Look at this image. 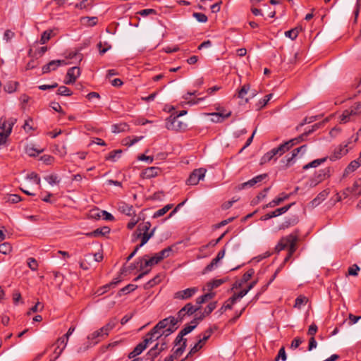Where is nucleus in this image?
<instances>
[{"label": "nucleus", "mask_w": 361, "mask_h": 361, "mask_svg": "<svg viewBox=\"0 0 361 361\" xmlns=\"http://www.w3.org/2000/svg\"><path fill=\"white\" fill-rule=\"evenodd\" d=\"M267 177V173H263V174L258 175V176L254 177L253 178L250 179V180L242 183L239 186V189H244V188H245L247 187H252L255 184L262 182Z\"/></svg>", "instance_id": "ddd939ff"}, {"label": "nucleus", "mask_w": 361, "mask_h": 361, "mask_svg": "<svg viewBox=\"0 0 361 361\" xmlns=\"http://www.w3.org/2000/svg\"><path fill=\"white\" fill-rule=\"evenodd\" d=\"M214 332V329L210 327L207 329L203 334V336L202 338H200L198 342L191 348L188 354L187 355V357H189L190 356L192 355L195 353H197L198 350H200L206 341L210 338L212 334Z\"/></svg>", "instance_id": "f03ea898"}, {"label": "nucleus", "mask_w": 361, "mask_h": 361, "mask_svg": "<svg viewBox=\"0 0 361 361\" xmlns=\"http://www.w3.org/2000/svg\"><path fill=\"white\" fill-rule=\"evenodd\" d=\"M298 221V217L293 216L292 217L286 218L285 221L279 226V229H286L291 226L295 225Z\"/></svg>", "instance_id": "5701e85b"}, {"label": "nucleus", "mask_w": 361, "mask_h": 361, "mask_svg": "<svg viewBox=\"0 0 361 361\" xmlns=\"http://www.w3.org/2000/svg\"><path fill=\"white\" fill-rule=\"evenodd\" d=\"M99 213L102 214V217L105 220H107V221H113V220H114V216L111 214H110V213H109V212H107L106 211H104V210L99 211V212L97 211V214H94V215L95 216L100 217L101 216H100Z\"/></svg>", "instance_id": "37998d69"}, {"label": "nucleus", "mask_w": 361, "mask_h": 361, "mask_svg": "<svg viewBox=\"0 0 361 361\" xmlns=\"http://www.w3.org/2000/svg\"><path fill=\"white\" fill-rule=\"evenodd\" d=\"M328 159V157H323L322 159H314L312 161L305 164L303 166L302 169L303 170H307L310 168H316L321 165L322 164L324 163Z\"/></svg>", "instance_id": "b1692460"}, {"label": "nucleus", "mask_w": 361, "mask_h": 361, "mask_svg": "<svg viewBox=\"0 0 361 361\" xmlns=\"http://www.w3.org/2000/svg\"><path fill=\"white\" fill-rule=\"evenodd\" d=\"M156 227L153 228L149 233H138L136 235L137 238H141V243L140 244V246H143L145 245L147 241L154 235V232L156 231Z\"/></svg>", "instance_id": "a211bd4d"}, {"label": "nucleus", "mask_w": 361, "mask_h": 361, "mask_svg": "<svg viewBox=\"0 0 361 361\" xmlns=\"http://www.w3.org/2000/svg\"><path fill=\"white\" fill-rule=\"evenodd\" d=\"M105 336H107V335L106 334H104V332L102 328L94 331L93 333H92L91 334H90L87 336L88 341H90V345H87L84 348H82V347L79 348V349L78 350V352L82 353V352L85 351L86 350H87L89 348L90 346H91L92 345H95L98 343L99 341L97 340V338H103Z\"/></svg>", "instance_id": "20e7f679"}, {"label": "nucleus", "mask_w": 361, "mask_h": 361, "mask_svg": "<svg viewBox=\"0 0 361 361\" xmlns=\"http://www.w3.org/2000/svg\"><path fill=\"white\" fill-rule=\"evenodd\" d=\"M18 85V82L9 81L5 85L4 90L8 93H13L16 90Z\"/></svg>", "instance_id": "f704fd0d"}, {"label": "nucleus", "mask_w": 361, "mask_h": 361, "mask_svg": "<svg viewBox=\"0 0 361 361\" xmlns=\"http://www.w3.org/2000/svg\"><path fill=\"white\" fill-rule=\"evenodd\" d=\"M231 300H232V296L225 302V303L224 304V305L220 308L219 311L221 312V313H223L224 312H225L226 310H231L232 309V306L233 304H235L236 302H231Z\"/></svg>", "instance_id": "8fccbe9b"}, {"label": "nucleus", "mask_w": 361, "mask_h": 361, "mask_svg": "<svg viewBox=\"0 0 361 361\" xmlns=\"http://www.w3.org/2000/svg\"><path fill=\"white\" fill-rule=\"evenodd\" d=\"M255 274V271L253 269H248L242 276L241 279H240V281L241 283H243V284L245 283H247L251 278L252 276H253V274Z\"/></svg>", "instance_id": "a19ab883"}, {"label": "nucleus", "mask_w": 361, "mask_h": 361, "mask_svg": "<svg viewBox=\"0 0 361 361\" xmlns=\"http://www.w3.org/2000/svg\"><path fill=\"white\" fill-rule=\"evenodd\" d=\"M248 292V290L245 288L240 291L238 293L233 294L232 295L231 302H236L238 299L243 298Z\"/></svg>", "instance_id": "5fc2aeb1"}, {"label": "nucleus", "mask_w": 361, "mask_h": 361, "mask_svg": "<svg viewBox=\"0 0 361 361\" xmlns=\"http://www.w3.org/2000/svg\"><path fill=\"white\" fill-rule=\"evenodd\" d=\"M192 16L200 23H206L208 20L207 16L202 13H193Z\"/></svg>", "instance_id": "4d7b16f0"}, {"label": "nucleus", "mask_w": 361, "mask_h": 361, "mask_svg": "<svg viewBox=\"0 0 361 361\" xmlns=\"http://www.w3.org/2000/svg\"><path fill=\"white\" fill-rule=\"evenodd\" d=\"M183 310L187 316H191L200 310V306L195 307L192 303L188 302L183 307Z\"/></svg>", "instance_id": "cd10ccee"}, {"label": "nucleus", "mask_w": 361, "mask_h": 361, "mask_svg": "<svg viewBox=\"0 0 361 361\" xmlns=\"http://www.w3.org/2000/svg\"><path fill=\"white\" fill-rule=\"evenodd\" d=\"M169 325V320L168 317L165 318L161 321H159L154 326V331L156 332L157 330H161L164 329L167 327Z\"/></svg>", "instance_id": "58836bf2"}, {"label": "nucleus", "mask_w": 361, "mask_h": 361, "mask_svg": "<svg viewBox=\"0 0 361 361\" xmlns=\"http://www.w3.org/2000/svg\"><path fill=\"white\" fill-rule=\"evenodd\" d=\"M198 291V288L192 287L183 290L177 291L173 295L174 299L188 300L191 298Z\"/></svg>", "instance_id": "0eeeda50"}, {"label": "nucleus", "mask_w": 361, "mask_h": 361, "mask_svg": "<svg viewBox=\"0 0 361 361\" xmlns=\"http://www.w3.org/2000/svg\"><path fill=\"white\" fill-rule=\"evenodd\" d=\"M206 169L200 168L195 169L187 179L186 183L189 185H197L200 180H202L205 176Z\"/></svg>", "instance_id": "39448f33"}, {"label": "nucleus", "mask_w": 361, "mask_h": 361, "mask_svg": "<svg viewBox=\"0 0 361 361\" xmlns=\"http://www.w3.org/2000/svg\"><path fill=\"white\" fill-rule=\"evenodd\" d=\"M166 127L169 130H179L185 127V124L178 120V116H170L166 121Z\"/></svg>", "instance_id": "6e6552de"}, {"label": "nucleus", "mask_w": 361, "mask_h": 361, "mask_svg": "<svg viewBox=\"0 0 361 361\" xmlns=\"http://www.w3.org/2000/svg\"><path fill=\"white\" fill-rule=\"evenodd\" d=\"M27 265L32 271H36L38 268V263L35 258L30 257L27 259Z\"/></svg>", "instance_id": "13d9d810"}, {"label": "nucleus", "mask_w": 361, "mask_h": 361, "mask_svg": "<svg viewBox=\"0 0 361 361\" xmlns=\"http://www.w3.org/2000/svg\"><path fill=\"white\" fill-rule=\"evenodd\" d=\"M159 345V344L157 343L149 350L148 354L152 357H156L160 353Z\"/></svg>", "instance_id": "69168bd1"}, {"label": "nucleus", "mask_w": 361, "mask_h": 361, "mask_svg": "<svg viewBox=\"0 0 361 361\" xmlns=\"http://www.w3.org/2000/svg\"><path fill=\"white\" fill-rule=\"evenodd\" d=\"M110 228L108 226H104L102 228H98L95 229L94 231L87 233L86 235L90 237H99V236H104L106 234L109 233Z\"/></svg>", "instance_id": "f3484780"}, {"label": "nucleus", "mask_w": 361, "mask_h": 361, "mask_svg": "<svg viewBox=\"0 0 361 361\" xmlns=\"http://www.w3.org/2000/svg\"><path fill=\"white\" fill-rule=\"evenodd\" d=\"M15 37V33L11 31V30H6L5 32H4V37H3V39L4 40H5L6 42H8L11 40V39H13V37Z\"/></svg>", "instance_id": "e2e57ef3"}, {"label": "nucleus", "mask_w": 361, "mask_h": 361, "mask_svg": "<svg viewBox=\"0 0 361 361\" xmlns=\"http://www.w3.org/2000/svg\"><path fill=\"white\" fill-rule=\"evenodd\" d=\"M250 86L249 84L244 85L238 92V97L243 99L245 95L248 92Z\"/></svg>", "instance_id": "864d4df0"}, {"label": "nucleus", "mask_w": 361, "mask_h": 361, "mask_svg": "<svg viewBox=\"0 0 361 361\" xmlns=\"http://www.w3.org/2000/svg\"><path fill=\"white\" fill-rule=\"evenodd\" d=\"M80 75V70L78 67L74 66L69 68L67 71L66 80H64V83L66 85L73 84L76 79Z\"/></svg>", "instance_id": "1a4fd4ad"}, {"label": "nucleus", "mask_w": 361, "mask_h": 361, "mask_svg": "<svg viewBox=\"0 0 361 361\" xmlns=\"http://www.w3.org/2000/svg\"><path fill=\"white\" fill-rule=\"evenodd\" d=\"M173 207V204H169L164 206L163 208L157 210L154 214L153 218H158L164 215L169 209Z\"/></svg>", "instance_id": "72a5a7b5"}, {"label": "nucleus", "mask_w": 361, "mask_h": 361, "mask_svg": "<svg viewBox=\"0 0 361 361\" xmlns=\"http://www.w3.org/2000/svg\"><path fill=\"white\" fill-rule=\"evenodd\" d=\"M273 94H267L262 99L259 100L257 104V109H261L267 105L269 101L272 98Z\"/></svg>", "instance_id": "79ce46f5"}, {"label": "nucleus", "mask_w": 361, "mask_h": 361, "mask_svg": "<svg viewBox=\"0 0 361 361\" xmlns=\"http://www.w3.org/2000/svg\"><path fill=\"white\" fill-rule=\"evenodd\" d=\"M172 246H169L161 251L155 254L156 258L158 260L159 263L162 261L164 259L169 257L171 255V253L173 251Z\"/></svg>", "instance_id": "412c9836"}, {"label": "nucleus", "mask_w": 361, "mask_h": 361, "mask_svg": "<svg viewBox=\"0 0 361 361\" xmlns=\"http://www.w3.org/2000/svg\"><path fill=\"white\" fill-rule=\"evenodd\" d=\"M52 33V30H47L44 32H43L39 39V43L41 44H46L50 39Z\"/></svg>", "instance_id": "473e14b6"}, {"label": "nucleus", "mask_w": 361, "mask_h": 361, "mask_svg": "<svg viewBox=\"0 0 361 361\" xmlns=\"http://www.w3.org/2000/svg\"><path fill=\"white\" fill-rule=\"evenodd\" d=\"M329 191L328 189L322 190L321 192H319L317 196L313 199L311 202V204L312 207H317L322 202H323L329 195Z\"/></svg>", "instance_id": "6ab92c4d"}, {"label": "nucleus", "mask_w": 361, "mask_h": 361, "mask_svg": "<svg viewBox=\"0 0 361 361\" xmlns=\"http://www.w3.org/2000/svg\"><path fill=\"white\" fill-rule=\"evenodd\" d=\"M104 48L102 49V42H99L98 44H97V48L99 49V54L101 55L105 54L108 50H109L111 48V46L108 43V42H104Z\"/></svg>", "instance_id": "6e6d98bb"}, {"label": "nucleus", "mask_w": 361, "mask_h": 361, "mask_svg": "<svg viewBox=\"0 0 361 361\" xmlns=\"http://www.w3.org/2000/svg\"><path fill=\"white\" fill-rule=\"evenodd\" d=\"M360 184L358 181H355L352 187H348L343 190L341 193L343 195V199L347 198L350 195H352V192H355V188H359Z\"/></svg>", "instance_id": "c85d7f7f"}, {"label": "nucleus", "mask_w": 361, "mask_h": 361, "mask_svg": "<svg viewBox=\"0 0 361 361\" xmlns=\"http://www.w3.org/2000/svg\"><path fill=\"white\" fill-rule=\"evenodd\" d=\"M279 271H280V269H277L276 270L275 273L274 274V275L272 276V277L271 278V279L269 281V282H268L266 285L263 286L262 287L261 291H260V292H259V293L255 295V299H257V298H259V295H260L263 292H264V291L267 289L268 286L271 284V282L275 279V278L276 277V276H277L278 273L279 272Z\"/></svg>", "instance_id": "c9c22d12"}, {"label": "nucleus", "mask_w": 361, "mask_h": 361, "mask_svg": "<svg viewBox=\"0 0 361 361\" xmlns=\"http://www.w3.org/2000/svg\"><path fill=\"white\" fill-rule=\"evenodd\" d=\"M151 227V224L149 221L142 222L138 224L135 234L138 233H149V228Z\"/></svg>", "instance_id": "c756f323"}, {"label": "nucleus", "mask_w": 361, "mask_h": 361, "mask_svg": "<svg viewBox=\"0 0 361 361\" xmlns=\"http://www.w3.org/2000/svg\"><path fill=\"white\" fill-rule=\"evenodd\" d=\"M293 204H295V202L290 203L284 207L276 209V210L271 212V213L274 217L279 216L286 213Z\"/></svg>", "instance_id": "2f4dec72"}, {"label": "nucleus", "mask_w": 361, "mask_h": 361, "mask_svg": "<svg viewBox=\"0 0 361 361\" xmlns=\"http://www.w3.org/2000/svg\"><path fill=\"white\" fill-rule=\"evenodd\" d=\"M44 179L51 185L54 184H58L59 183V179L56 175H49L44 177Z\"/></svg>", "instance_id": "603ef678"}, {"label": "nucleus", "mask_w": 361, "mask_h": 361, "mask_svg": "<svg viewBox=\"0 0 361 361\" xmlns=\"http://www.w3.org/2000/svg\"><path fill=\"white\" fill-rule=\"evenodd\" d=\"M92 6L91 0H82L75 5V7L79 9H87Z\"/></svg>", "instance_id": "ea45409f"}, {"label": "nucleus", "mask_w": 361, "mask_h": 361, "mask_svg": "<svg viewBox=\"0 0 361 361\" xmlns=\"http://www.w3.org/2000/svg\"><path fill=\"white\" fill-rule=\"evenodd\" d=\"M162 336L160 330H157L156 332L154 331V327L147 334L144 339L149 340V343H152L154 341L159 339Z\"/></svg>", "instance_id": "bb28decb"}, {"label": "nucleus", "mask_w": 361, "mask_h": 361, "mask_svg": "<svg viewBox=\"0 0 361 361\" xmlns=\"http://www.w3.org/2000/svg\"><path fill=\"white\" fill-rule=\"evenodd\" d=\"M195 329V325H186L179 333L181 336H185Z\"/></svg>", "instance_id": "774afa93"}, {"label": "nucleus", "mask_w": 361, "mask_h": 361, "mask_svg": "<svg viewBox=\"0 0 361 361\" xmlns=\"http://www.w3.org/2000/svg\"><path fill=\"white\" fill-rule=\"evenodd\" d=\"M216 302H210L204 309V313L207 316L210 314L216 307Z\"/></svg>", "instance_id": "bf43d9fd"}, {"label": "nucleus", "mask_w": 361, "mask_h": 361, "mask_svg": "<svg viewBox=\"0 0 361 361\" xmlns=\"http://www.w3.org/2000/svg\"><path fill=\"white\" fill-rule=\"evenodd\" d=\"M11 246L8 243H4L0 245V253L7 255L11 251Z\"/></svg>", "instance_id": "3c124183"}, {"label": "nucleus", "mask_w": 361, "mask_h": 361, "mask_svg": "<svg viewBox=\"0 0 361 361\" xmlns=\"http://www.w3.org/2000/svg\"><path fill=\"white\" fill-rule=\"evenodd\" d=\"M231 115V111H228L226 114L223 112H215L211 114L212 116V121L214 123H221L226 118H228Z\"/></svg>", "instance_id": "dca6fc26"}, {"label": "nucleus", "mask_w": 361, "mask_h": 361, "mask_svg": "<svg viewBox=\"0 0 361 361\" xmlns=\"http://www.w3.org/2000/svg\"><path fill=\"white\" fill-rule=\"evenodd\" d=\"M186 348V345H184L183 347H178L177 349H176L172 355H169L166 357L164 360V361H173L174 360L177 359L178 357H180L183 352L185 351Z\"/></svg>", "instance_id": "393cba45"}, {"label": "nucleus", "mask_w": 361, "mask_h": 361, "mask_svg": "<svg viewBox=\"0 0 361 361\" xmlns=\"http://www.w3.org/2000/svg\"><path fill=\"white\" fill-rule=\"evenodd\" d=\"M350 116L348 111L345 110L340 116V123H346L350 121Z\"/></svg>", "instance_id": "0e129e2a"}, {"label": "nucleus", "mask_w": 361, "mask_h": 361, "mask_svg": "<svg viewBox=\"0 0 361 361\" xmlns=\"http://www.w3.org/2000/svg\"><path fill=\"white\" fill-rule=\"evenodd\" d=\"M121 153V149L113 150L109 154L108 157H106V159L115 161L116 157H119Z\"/></svg>", "instance_id": "de8ad7c7"}, {"label": "nucleus", "mask_w": 361, "mask_h": 361, "mask_svg": "<svg viewBox=\"0 0 361 361\" xmlns=\"http://www.w3.org/2000/svg\"><path fill=\"white\" fill-rule=\"evenodd\" d=\"M149 344V340L144 339L142 342L138 343L132 352L128 354V358L132 359L140 355Z\"/></svg>", "instance_id": "9b49d317"}, {"label": "nucleus", "mask_w": 361, "mask_h": 361, "mask_svg": "<svg viewBox=\"0 0 361 361\" xmlns=\"http://www.w3.org/2000/svg\"><path fill=\"white\" fill-rule=\"evenodd\" d=\"M137 288V285L128 284L119 290L118 295L121 296L123 294H128V293L135 290Z\"/></svg>", "instance_id": "e433bc0d"}, {"label": "nucleus", "mask_w": 361, "mask_h": 361, "mask_svg": "<svg viewBox=\"0 0 361 361\" xmlns=\"http://www.w3.org/2000/svg\"><path fill=\"white\" fill-rule=\"evenodd\" d=\"M183 336L179 333L174 341L175 345H180L179 347H183L187 343V339L183 338Z\"/></svg>", "instance_id": "c03bdc74"}, {"label": "nucleus", "mask_w": 361, "mask_h": 361, "mask_svg": "<svg viewBox=\"0 0 361 361\" xmlns=\"http://www.w3.org/2000/svg\"><path fill=\"white\" fill-rule=\"evenodd\" d=\"M16 119H11L8 122V128L6 131H0V145L6 143L7 137L9 136L12 131L13 126L16 122Z\"/></svg>", "instance_id": "4468645a"}, {"label": "nucleus", "mask_w": 361, "mask_h": 361, "mask_svg": "<svg viewBox=\"0 0 361 361\" xmlns=\"http://www.w3.org/2000/svg\"><path fill=\"white\" fill-rule=\"evenodd\" d=\"M216 293L214 292H209L204 294L196 299V303L199 305L206 302L207 301L212 300L214 298Z\"/></svg>", "instance_id": "a878e982"}, {"label": "nucleus", "mask_w": 361, "mask_h": 361, "mask_svg": "<svg viewBox=\"0 0 361 361\" xmlns=\"http://www.w3.org/2000/svg\"><path fill=\"white\" fill-rule=\"evenodd\" d=\"M137 264L139 267V270H144L148 267H152L159 264V262L157 259L155 255L152 257H149L148 255H145L137 259Z\"/></svg>", "instance_id": "423d86ee"}, {"label": "nucleus", "mask_w": 361, "mask_h": 361, "mask_svg": "<svg viewBox=\"0 0 361 361\" xmlns=\"http://www.w3.org/2000/svg\"><path fill=\"white\" fill-rule=\"evenodd\" d=\"M279 359H281L283 361H286L287 359V355L284 347H282L279 349L278 355L275 357V361H279Z\"/></svg>", "instance_id": "052dcab7"}, {"label": "nucleus", "mask_w": 361, "mask_h": 361, "mask_svg": "<svg viewBox=\"0 0 361 361\" xmlns=\"http://www.w3.org/2000/svg\"><path fill=\"white\" fill-rule=\"evenodd\" d=\"M361 166V158H359L357 160L352 161L348 166L345 168L344 171L343 176H347L350 173L355 171L357 168Z\"/></svg>", "instance_id": "aec40b11"}, {"label": "nucleus", "mask_w": 361, "mask_h": 361, "mask_svg": "<svg viewBox=\"0 0 361 361\" xmlns=\"http://www.w3.org/2000/svg\"><path fill=\"white\" fill-rule=\"evenodd\" d=\"M127 127L128 126L126 123L115 124L112 126V132L115 133L123 132Z\"/></svg>", "instance_id": "49530a36"}, {"label": "nucleus", "mask_w": 361, "mask_h": 361, "mask_svg": "<svg viewBox=\"0 0 361 361\" xmlns=\"http://www.w3.org/2000/svg\"><path fill=\"white\" fill-rule=\"evenodd\" d=\"M116 320L115 319H111L105 326L102 327V330L104 331V334L106 335L109 334V332L112 330L116 324Z\"/></svg>", "instance_id": "4c0bfd02"}, {"label": "nucleus", "mask_w": 361, "mask_h": 361, "mask_svg": "<svg viewBox=\"0 0 361 361\" xmlns=\"http://www.w3.org/2000/svg\"><path fill=\"white\" fill-rule=\"evenodd\" d=\"M159 173H160V169L155 166H152L145 169L142 172V176L143 178H152L157 176H158Z\"/></svg>", "instance_id": "2eb2a0df"}, {"label": "nucleus", "mask_w": 361, "mask_h": 361, "mask_svg": "<svg viewBox=\"0 0 361 361\" xmlns=\"http://www.w3.org/2000/svg\"><path fill=\"white\" fill-rule=\"evenodd\" d=\"M297 237L293 235H290L286 238H283L276 246V250L281 251L284 250L286 247H288V255L285 258V262L288 261L290 256L296 250V242Z\"/></svg>", "instance_id": "f257e3e1"}, {"label": "nucleus", "mask_w": 361, "mask_h": 361, "mask_svg": "<svg viewBox=\"0 0 361 361\" xmlns=\"http://www.w3.org/2000/svg\"><path fill=\"white\" fill-rule=\"evenodd\" d=\"M307 298L305 296L300 295L295 299V307L298 308H300L302 305H304L307 303Z\"/></svg>", "instance_id": "09e8293b"}, {"label": "nucleus", "mask_w": 361, "mask_h": 361, "mask_svg": "<svg viewBox=\"0 0 361 361\" xmlns=\"http://www.w3.org/2000/svg\"><path fill=\"white\" fill-rule=\"evenodd\" d=\"M330 176L331 169L329 167L319 170L310 179V185L311 187H315L319 183L329 178Z\"/></svg>", "instance_id": "7ed1b4c3"}, {"label": "nucleus", "mask_w": 361, "mask_h": 361, "mask_svg": "<svg viewBox=\"0 0 361 361\" xmlns=\"http://www.w3.org/2000/svg\"><path fill=\"white\" fill-rule=\"evenodd\" d=\"M69 64L66 60H52L42 67V73H47L51 71H55L60 66Z\"/></svg>", "instance_id": "9d476101"}, {"label": "nucleus", "mask_w": 361, "mask_h": 361, "mask_svg": "<svg viewBox=\"0 0 361 361\" xmlns=\"http://www.w3.org/2000/svg\"><path fill=\"white\" fill-rule=\"evenodd\" d=\"M225 282L224 279H214L213 281H209L207 283V288L209 291H211L212 289L216 288L220 286Z\"/></svg>", "instance_id": "7c9ffc66"}, {"label": "nucleus", "mask_w": 361, "mask_h": 361, "mask_svg": "<svg viewBox=\"0 0 361 361\" xmlns=\"http://www.w3.org/2000/svg\"><path fill=\"white\" fill-rule=\"evenodd\" d=\"M281 203H282V200L280 199V197H276L272 201L267 204L265 206H264V209L268 208V207H274L277 205H279Z\"/></svg>", "instance_id": "680f3d73"}, {"label": "nucleus", "mask_w": 361, "mask_h": 361, "mask_svg": "<svg viewBox=\"0 0 361 361\" xmlns=\"http://www.w3.org/2000/svg\"><path fill=\"white\" fill-rule=\"evenodd\" d=\"M22 199L20 196L16 194L10 195L7 199V202L13 204L19 202Z\"/></svg>", "instance_id": "338daca9"}, {"label": "nucleus", "mask_w": 361, "mask_h": 361, "mask_svg": "<svg viewBox=\"0 0 361 361\" xmlns=\"http://www.w3.org/2000/svg\"><path fill=\"white\" fill-rule=\"evenodd\" d=\"M119 211L127 216H131L135 214V210L132 205L126 204L125 202H122L119 205L118 208Z\"/></svg>", "instance_id": "4be33fe9"}, {"label": "nucleus", "mask_w": 361, "mask_h": 361, "mask_svg": "<svg viewBox=\"0 0 361 361\" xmlns=\"http://www.w3.org/2000/svg\"><path fill=\"white\" fill-rule=\"evenodd\" d=\"M347 147V144L344 145H341L337 149L334 150V153L331 156L328 157V159L334 161L341 158L343 155L348 153V150L346 149Z\"/></svg>", "instance_id": "f8f14e48"}, {"label": "nucleus", "mask_w": 361, "mask_h": 361, "mask_svg": "<svg viewBox=\"0 0 361 361\" xmlns=\"http://www.w3.org/2000/svg\"><path fill=\"white\" fill-rule=\"evenodd\" d=\"M57 94L61 96H71L73 92L66 86H60L58 89Z\"/></svg>", "instance_id": "a18cd8bd"}]
</instances>
